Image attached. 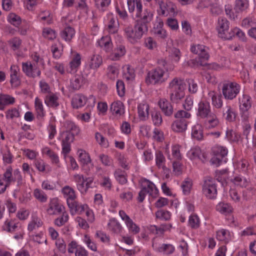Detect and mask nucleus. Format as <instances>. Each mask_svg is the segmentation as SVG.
Returning a JSON list of instances; mask_svg holds the SVG:
<instances>
[{"label":"nucleus","instance_id":"f257e3e1","mask_svg":"<svg viewBox=\"0 0 256 256\" xmlns=\"http://www.w3.org/2000/svg\"><path fill=\"white\" fill-rule=\"evenodd\" d=\"M186 84L184 80L176 77L168 84V87L170 92V99L174 103H178L182 100L185 96Z\"/></svg>","mask_w":256,"mask_h":256},{"label":"nucleus","instance_id":"f03ea898","mask_svg":"<svg viewBox=\"0 0 256 256\" xmlns=\"http://www.w3.org/2000/svg\"><path fill=\"white\" fill-rule=\"evenodd\" d=\"M190 50L192 53L198 54L199 58L198 60L192 59L187 62L186 64L188 66L194 68L206 64L204 61L208 60L210 56L208 48L204 46L201 44L192 46H191Z\"/></svg>","mask_w":256,"mask_h":256},{"label":"nucleus","instance_id":"7ed1b4c3","mask_svg":"<svg viewBox=\"0 0 256 256\" xmlns=\"http://www.w3.org/2000/svg\"><path fill=\"white\" fill-rule=\"evenodd\" d=\"M124 34L127 40L131 44L137 43L148 32L144 26L141 24H138L135 22L134 28L126 27L124 30Z\"/></svg>","mask_w":256,"mask_h":256},{"label":"nucleus","instance_id":"20e7f679","mask_svg":"<svg viewBox=\"0 0 256 256\" xmlns=\"http://www.w3.org/2000/svg\"><path fill=\"white\" fill-rule=\"evenodd\" d=\"M168 78L166 71L158 66L149 71L146 78V82L148 84H160L164 82Z\"/></svg>","mask_w":256,"mask_h":256},{"label":"nucleus","instance_id":"39448f33","mask_svg":"<svg viewBox=\"0 0 256 256\" xmlns=\"http://www.w3.org/2000/svg\"><path fill=\"white\" fill-rule=\"evenodd\" d=\"M252 100L248 94H243L238 98L240 114L242 122H247L250 116V110Z\"/></svg>","mask_w":256,"mask_h":256},{"label":"nucleus","instance_id":"423d86ee","mask_svg":"<svg viewBox=\"0 0 256 256\" xmlns=\"http://www.w3.org/2000/svg\"><path fill=\"white\" fill-rule=\"evenodd\" d=\"M134 11H136V17L140 18L136 20V23L138 24H141L148 31V24L153 18L154 14L152 12L147 8L142 10V3L138 4Z\"/></svg>","mask_w":256,"mask_h":256},{"label":"nucleus","instance_id":"0eeeda50","mask_svg":"<svg viewBox=\"0 0 256 256\" xmlns=\"http://www.w3.org/2000/svg\"><path fill=\"white\" fill-rule=\"evenodd\" d=\"M0 178L10 186L15 182H17L18 185H20L22 183V180L20 171L16 169L13 172L10 166H8L4 173L0 175Z\"/></svg>","mask_w":256,"mask_h":256},{"label":"nucleus","instance_id":"6e6552de","mask_svg":"<svg viewBox=\"0 0 256 256\" xmlns=\"http://www.w3.org/2000/svg\"><path fill=\"white\" fill-rule=\"evenodd\" d=\"M146 194H148L152 198H156L158 194V190L154 183L149 180L144 179L142 181V190L139 192L138 198L140 202H142L144 201Z\"/></svg>","mask_w":256,"mask_h":256},{"label":"nucleus","instance_id":"1a4fd4ad","mask_svg":"<svg viewBox=\"0 0 256 256\" xmlns=\"http://www.w3.org/2000/svg\"><path fill=\"white\" fill-rule=\"evenodd\" d=\"M240 86L235 82H227L223 84L222 93L226 100H232L240 93Z\"/></svg>","mask_w":256,"mask_h":256},{"label":"nucleus","instance_id":"9d476101","mask_svg":"<svg viewBox=\"0 0 256 256\" xmlns=\"http://www.w3.org/2000/svg\"><path fill=\"white\" fill-rule=\"evenodd\" d=\"M152 0H146L150 2ZM156 4L159 7L158 10L160 14L162 16L174 15L175 13L176 6L170 1L168 0H154Z\"/></svg>","mask_w":256,"mask_h":256},{"label":"nucleus","instance_id":"9b49d317","mask_svg":"<svg viewBox=\"0 0 256 256\" xmlns=\"http://www.w3.org/2000/svg\"><path fill=\"white\" fill-rule=\"evenodd\" d=\"M203 194L209 199H214L217 195L216 180L210 178H206L202 185Z\"/></svg>","mask_w":256,"mask_h":256},{"label":"nucleus","instance_id":"f8f14e48","mask_svg":"<svg viewBox=\"0 0 256 256\" xmlns=\"http://www.w3.org/2000/svg\"><path fill=\"white\" fill-rule=\"evenodd\" d=\"M230 22L224 17H220L218 18L216 29L220 37L225 40L232 39V34L228 32Z\"/></svg>","mask_w":256,"mask_h":256},{"label":"nucleus","instance_id":"ddd939ff","mask_svg":"<svg viewBox=\"0 0 256 256\" xmlns=\"http://www.w3.org/2000/svg\"><path fill=\"white\" fill-rule=\"evenodd\" d=\"M212 152L213 156L210 162L212 164L218 166L222 164L223 158L227 155L228 151L224 146H216L212 148Z\"/></svg>","mask_w":256,"mask_h":256},{"label":"nucleus","instance_id":"4468645a","mask_svg":"<svg viewBox=\"0 0 256 256\" xmlns=\"http://www.w3.org/2000/svg\"><path fill=\"white\" fill-rule=\"evenodd\" d=\"M22 68L24 73L28 77L34 78L40 76L41 71L38 66H36L30 61L22 62Z\"/></svg>","mask_w":256,"mask_h":256},{"label":"nucleus","instance_id":"2eb2a0df","mask_svg":"<svg viewBox=\"0 0 256 256\" xmlns=\"http://www.w3.org/2000/svg\"><path fill=\"white\" fill-rule=\"evenodd\" d=\"M65 210V208L57 198L50 200L46 212L49 215H58Z\"/></svg>","mask_w":256,"mask_h":256},{"label":"nucleus","instance_id":"dca6fc26","mask_svg":"<svg viewBox=\"0 0 256 256\" xmlns=\"http://www.w3.org/2000/svg\"><path fill=\"white\" fill-rule=\"evenodd\" d=\"M74 136L75 135L70 134L68 132H66L63 133V138L62 141V153L64 154V157H66L70 151V144L74 141Z\"/></svg>","mask_w":256,"mask_h":256},{"label":"nucleus","instance_id":"f3484780","mask_svg":"<svg viewBox=\"0 0 256 256\" xmlns=\"http://www.w3.org/2000/svg\"><path fill=\"white\" fill-rule=\"evenodd\" d=\"M10 83L12 86L18 87L20 84V70L18 66L12 64L10 68Z\"/></svg>","mask_w":256,"mask_h":256},{"label":"nucleus","instance_id":"a211bd4d","mask_svg":"<svg viewBox=\"0 0 256 256\" xmlns=\"http://www.w3.org/2000/svg\"><path fill=\"white\" fill-rule=\"evenodd\" d=\"M103 60L101 56L93 54L87 60L86 65L90 69L97 70L102 64Z\"/></svg>","mask_w":256,"mask_h":256},{"label":"nucleus","instance_id":"6ab92c4d","mask_svg":"<svg viewBox=\"0 0 256 256\" xmlns=\"http://www.w3.org/2000/svg\"><path fill=\"white\" fill-rule=\"evenodd\" d=\"M212 113L211 111L210 102L206 100H201L198 104V116L202 118L206 117Z\"/></svg>","mask_w":256,"mask_h":256},{"label":"nucleus","instance_id":"aec40b11","mask_svg":"<svg viewBox=\"0 0 256 256\" xmlns=\"http://www.w3.org/2000/svg\"><path fill=\"white\" fill-rule=\"evenodd\" d=\"M126 53V47L123 44H118L108 55L110 60L114 61L120 60Z\"/></svg>","mask_w":256,"mask_h":256},{"label":"nucleus","instance_id":"412c9836","mask_svg":"<svg viewBox=\"0 0 256 256\" xmlns=\"http://www.w3.org/2000/svg\"><path fill=\"white\" fill-rule=\"evenodd\" d=\"M81 64V56L80 54L74 53L72 57V60L69 63V67L66 68V71L69 73L76 72Z\"/></svg>","mask_w":256,"mask_h":256},{"label":"nucleus","instance_id":"4be33fe9","mask_svg":"<svg viewBox=\"0 0 256 256\" xmlns=\"http://www.w3.org/2000/svg\"><path fill=\"white\" fill-rule=\"evenodd\" d=\"M152 246L156 252H163L166 254H172L175 250L174 247L170 244H162L161 246H159L155 239L153 240Z\"/></svg>","mask_w":256,"mask_h":256},{"label":"nucleus","instance_id":"5701e85b","mask_svg":"<svg viewBox=\"0 0 256 256\" xmlns=\"http://www.w3.org/2000/svg\"><path fill=\"white\" fill-rule=\"evenodd\" d=\"M108 22L106 25V30L109 34H116L119 28L118 21L116 20L112 14H108Z\"/></svg>","mask_w":256,"mask_h":256},{"label":"nucleus","instance_id":"b1692460","mask_svg":"<svg viewBox=\"0 0 256 256\" xmlns=\"http://www.w3.org/2000/svg\"><path fill=\"white\" fill-rule=\"evenodd\" d=\"M233 234L226 229H221L216 232V238L220 242L226 244L232 240Z\"/></svg>","mask_w":256,"mask_h":256},{"label":"nucleus","instance_id":"393cba45","mask_svg":"<svg viewBox=\"0 0 256 256\" xmlns=\"http://www.w3.org/2000/svg\"><path fill=\"white\" fill-rule=\"evenodd\" d=\"M20 228V224L19 222H16V220L12 219H6L2 226V230L8 232H16L19 230Z\"/></svg>","mask_w":256,"mask_h":256},{"label":"nucleus","instance_id":"a878e982","mask_svg":"<svg viewBox=\"0 0 256 256\" xmlns=\"http://www.w3.org/2000/svg\"><path fill=\"white\" fill-rule=\"evenodd\" d=\"M158 106L162 112L166 116H171L174 112V108L171 104L166 98L160 99Z\"/></svg>","mask_w":256,"mask_h":256},{"label":"nucleus","instance_id":"bb28decb","mask_svg":"<svg viewBox=\"0 0 256 256\" xmlns=\"http://www.w3.org/2000/svg\"><path fill=\"white\" fill-rule=\"evenodd\" d=\"M188 122L184 118H179L174 121L172 124V129L176 132H183L187 128Z\"/></svg>","mask_w":256,"mask_h":256},{"label":"nucleus","instance_id":"cd10ccee","mask_svg":"<svg viewBox=\"0 0 256 256\" xmlns=\"http://www.w3.org/2000/svg\"><path fill=\"white\" fill-rule=\"evenodd\" d=\"M62 192L66 200L67 204L76 198L75 190L68 186L63 187L62 189Z\"/></svg>","mask_w":256,"mask_h":256},{"label":"nucleus","instance_id":"c85d7f7f","mask_svg":"<svg viewBox=\"0 0 256 256\" xmlns=\"http://www.w3.org/2000/svg\"><path fill=\"white\" fill-rule=\"evenodd\" d=\"M204 126L208 129L214 128L219 124V120L213 112L204 118Z\"/></svg>","mask_w":256,"mask_h":256},{"label":"nucleus","instance_id":"c756f323","mask_svg":"<svg viewBox=\"0 0 256 256\" xmlns=\"http://www.w3.org/2000/svg\"><path fill=\"white\" fill-rule=\"evenodd\" d=\"M87 101V98L82 94H74L71 100L72 106L74 108H79L84 106Z\"/></svg>","mask_w":256,"mask_h":256},{"label":"nucleus","instance_id":"7c9ffc66","mask_svg":"<svg viewBox=\"0 0 256 256\" xmlns=\"http://www.w3.org/2000/svg\"><path fill=\"white\" fill-rule=\"evenodd\" d=\"M58 100L59 98L57 94L52 92L46 96L44 102L47 106L56 108L60 105Z\"/></svg>","mask_w":256,"mask_h":256},{"label":"nucleus","instance_id":"2f4dec72","mask_svg":"<svg viewBox=\"0 0 256 256\" xmlns=\"http://www.w3.org/2000/svg\"><path fill=\"white\" fill-rule=\"evenodd\" d=\"M98 44L106 52H110L113 46L111 38L108 36H102L98 41Z\"/></svg>","mask_w":256,"mask_h":256},{"label":"nucleus","instance_id":"473e14b6","mask_svg":"<svg viewBox=\"0 0 256 256\" xmlns=\"http://www.w3.org/2000/svg\"><path fill=\"white\" fill-rule=\"evenodd\" d=\"M110 110L113 115L120 116L124 113V106L120 101L113 102L110 106Z\"/></svg>","mask_w":256,"mask_h":256},{"label":"nucleus","instance_id":"72a5a7b5","mask_svg":"<svg viewBox=\"0 0 256 256\" xmlns=\"http://www.w3.org/2000/svg\"><path fill=\"white\" fill-rule=\"evenodd\" d=\"M34 110L38 119L42 120L46 116L42 102L38 97H36L34 100Z\"/></svg>","mask_w":256,"mask_h":256},{"label":"nucleus","instance_id":"f704fd0d","mask_svg":"<svg viewBox=\"0 0 256 256\" xmlns=\"http://www.w3.org/2000/svg\"><path fill=\"white\" fill-rule=\"evenodd\" d=\"M222 112L223 116L228 122H232L236 120V113L230 105H226L223 108Z\"/></svg>","mask_w":256,"mask_h":256},{"label":"nucleus","instance_id":"c9c22d12","mask_svg":"<svg viewBox=\"0 0 256 256\" xmlns=\"http://www.w3.org/2000/svg\"><path fill=\"white\" fill-rule=\"evenodd\" d=\"M73 180L76 184V188L80 193H86V187L85 186V178L83 175L75 174L73 176Z\"/></svg>","mask_w":256,"mask_h":256},{"label":"nucleus","instance_id":"e433bc0d","mask_svg":"<svg viewBox=\"0 0 256 256\" xmlns=\"http://www.w3.org/2000/svg\"><path fill=\"white\" fill-rule=\"evenodd\" d=\"M209 97L211 98L212 103L214 107L216 108H221L223 102L221 94H216L214 91H211L208 94Z\"/></svg>","mask_w":256,"mask_h":256},{"label":"nucleus","instance_id":"4c0bfd02","mask_svg":"<svg viewBox=\"0 0 256 256\" xmlns=\"http://www.w3.org/2000/svg\"><path fill=\"white\" fill-rule=\"evenodd\" d=\"M149 106L146 103H141L138 106V117L141 120L144 121L148 118Z\"/></svg>","mask_w":256,"mask_h":256},{"label":"nucleus","instance_id":"58836bf2","mask_svg":"<svg viewBox=\"0 0 256 256\" xmlns=\"http://www.w3.org/2000/svg\"><path fill=\"white\" fill-rule=\"evenodd\" d=\"M249 7L248 0H236L234 2V10L236 14L242 12L246 11Z\"/></svg>","mask_w":256,"mask_h":256},{"label":"nucleus","instance_id":"ea45409f","mask_svg":"<svg viewBox=\"0 0 256 256\" xmlns=\"http://www.w3.org/2000/svg\"><path fill=\"white\" fill-rule=\"evenodd\" d=\"M15 102V98L11 96L0 94V110H4L6 106Z\"/></svg>","mask_w":256,"mask_h":256},{"label":"nucleus","instance_id":"a19ab883","mask_svg":"<svg viewBox=\"0 0 256 256\" xmlns=\"http://www.w3.org/2000/svg\"><path fill=\"white\" fill-rule=\"evenodd\" d=\"M75 34L74 30L70 26H66L60 32L61 38L66 42H70Z\"/></svg>","mask_w":256,"mask_h":256},{"label":"nucleus","instance_id":"79ce46f5","mask_svg":"<svg viewBox=\"0 0 256 256\" xmlns=\"http://www.w3.org/2000/svg\"><path fill=\"white\" fill-rule=\"evenodd\" d=\"M84 78L77 74L70 80V87L74 90H78L83 84Z\"/></svg>","mask_w":256,"mask_h":256},{"label":"nucleus","instance_id":"37998d69","mask_svg":"<svg viewBox=\"0 0 256 256\" xmlns=\"http://www.w3.org/2000/svg\"><path fill=\"white\" fill-rule=\"evenodd\" d=\"M108 228V230L115 234H120L122 230V226L120 223L114 218L109 220Z\"/></svg>","mask_w":256,"mask_h":256},{"label":"nucleus","instance_id":"c03bdc74","mask_svg":"<svg viewBox=\"0 0 256 256\" xmlns=\"http://www.w3.org/2000/svg\"><path fill=\"white\" fill-rule=\"evenodd\" d=\"M156 164L158 168H162L164 170L166 166V158L163 154L162 152L160 150H156Z\"/></svg>","mask_w":256,"mask_h":256},{"label":"nucleus","instance_id":"a18cd8bd","mask_svg":"<svg viewBox=\"0 0 256 256\" xmlns=\"http://www.w3.org/2000/svg\"><path fill=\"white\" fill-rule=\"evenodd\" d=\"M216 210L222 214H227L232 212V207L228 203L219 202L216 206Z\"/></svg>","mask_w":256,"mask_h":256},{"label":"nucleus","instance_id":"49530a36","mask_svg":"<svg viewBox=\"0 0 256 256\" xmlns=\"http://www.w3.org/2000/svg\"><path fill=\"white\" fill-rule=\"evenodd\" d=\"M192 136L197 140H202L203 138L202 127L201 124H196L192 128Z\"/></svg>","mask_w":256,"mask_h":256},{"label":"nucleus","instance_id":"de8ad7c7","mask_svg":"<svg viewBox=\"0 0 256 256\" xmlns=\"http://www.w3.org/2000/svg\"><path fill=\"white\" fill-rule=\"evenodd\" d=\"M34 164L36 168L40 172L46 173L50 170L48 166L46 164L44 161L40 158L35 160L34 162Z\"/></svg>","mask_w":256,"mask_h":256},{"label":"nucleus","instance_id":"09e8293b","mask_svg":"<svg viewBox=\"0 0 256 256\" xmlns=\"http://www.w3.org/2000/svg\"><path fill=\"white\" fill-rule=\"evenodd\" d=\"M64 126L66 129V132H68L74 135H78L80 132L78 127L71 121H66L64 124Z\"/></svg>","mask_w":256,"mask_h":256},{"label":"nucleus","instance_id":"8fccbe9b","mask_svg":"<svg viewBox=\"0 0 256 256\" xmlns=\"http://www.w3.org/2000/svg\"><path fill=\"white\" fill-rule=\"evenodd\" d=\"M43 223L40 218L38 216H32L31 221L28 224V230L29 231H32L40 227Z\"/></svg>","mask_w":256,"mask_h":256},{"label":"nucleus","instance_id":"3c124183","mask_svg":"<svg viewBox=\"0 0 256 256\" xmlns=\"http://www.w3.org/2000/svg\"><path fill=\"white\" fill-rule=\"evenodd\" d=\"M79 161L84 165L91 162V159L88 153L83 150H79L78 152Z\"/></svg>","mask_w":256,"mask_h":256},{"label":"nucleus","instance_id":"603ef678","mask_svg":"<svg viewBox=\"0 0 256 256\" xmlns=\"http://www.w3.org/2000/svg\"><path fill=\"white\" fill-rule=\"evenodd\" d=\"M42 152L48 156L52 163L57 164L59 162V158L57 154L48 148H44Z\"/></svg>","mask_w":256,"mask_h":256},{"label":"nucleus","instance_id":"864d4df0","mask_svg":"<svg viewBox=\"0 0 256 256\" xmlns=\"http://www.w3.org/2000/svg\"><path fill=\"white\" fill-rule=\"evenodd\" d=\"M34 196L36 200L42 203H44L48 200L46 194L39 188H36L34 190Z\"/></svg>","mask_w":256,"mask_h":256},{"label":"nucleus","instance_id":"5fc2aeb1","mask_svg":"<svg viewBox=\"0 0 256 256\" xmlns=\"http://www.w3.org/2000/svg\"><path fill=\"white\" fill-rule=\"evenodd\" d=\"M232 181L235 185L244 188L248 186L250 183L248 179L241 176H236Z\"/></svg>","mask_w":256,"mask_h":256},{"label":"nucleus","instance_id":"6e6d98bb","mask_svg":"<svg viewBox=\"0 0 256 256\" xmlns=\"http://www.w3.org/2000/svg\"><path fill=\"white\" fill-rule=\"evenodd\" d=\"M2 160L5 164H11L12 162L13 156L11 154L10 149L6 146L2 150Z\"/></svg>","mask_w":256,"mask_h":256},{"label":"nucleus","instance_id":"4d7b16f0","mask_svg":"<svg viewBox=\"0 0 256 256\" xmlns=\"http://www.w3.org/2000/svg\"><path fill=\"white\" fill-rule=\"evenodd\" d=\"M95 139L98 144L104 148L109 146L108 140L105 138L100 133L96 132L95 133Z\"/></svg>","mask_w":256,"mask_h":256},{"label":"nucleus","instance_id":"13d9d810","mask_svg":"<svg viewBox=\"0 0 256 256\" xmlns=\"http://www.w3.org/2000/svg\"><path fill=\"white\" fill-rule=\"evenodd\" d=\"M188 226L192 228L196 229L200 226V220L196 214H192L188 220Z\"/></svg>","mask_w":256,"mask_h":256},{"label":"nucleus","instance_id":"bf43d9fd","mask_svg":"<svg viewBox=\"0 0 256 256\" xmlns=\"http://www.w3.org/2000/svg\"><path fill=\"white\" fill-rule=\"evenodd\" d=\"M61 214L62 215L60 216L54 220V224L58 226L64 225L68 220V214L66 210L62 212Z\"/></svg>","mask_w":256,"mask_h":256},{"label":"nucleus","instance_id":"052dcab7","mask_svg":"<svg viewBox=\"0 0 256 256\" xmlns=\"http://www.w3.org/2000/svg\"><path fill=\"white\" fill-rule=\"evenodd\" d=\"M111 2V0H94L96 8L100 11L104 12Z\"/></svg>","mask_w":256,"mask_h":256},{"label":"nucleus","instance_id":"680f3d73","mask_svg":"<svg viewBox=\"0 0 256 256\" xmlns=\"http://www.w3.org/2000/svg\"><path fill=\"white\" fill-rule=\"evenodd\" d=\"M118 68L116 66H109L108 67L107 75L109 78L114 80L118 74Z\"/></svg>","mask_w":256,"mask_h":256},{"label":"nucleus","instance_id":"e2e57ef3","mask_svg":"<svg viewBox=\"0 0 256 256\" xmlns=\"http://www.w3.org/2000/svg\"><path fill=\"white\" fill-rule=\"evenodd\" d=\"M216 178L218 182H222L224 184V182L226 183L228 180V171L226 170H224L216 172Z\"/></svg>","mask_w":256,"mask_h":256},{"label":"nucleus","instance_id":"0e129e2a","mask_svg":"<svg viewBox=\"0 0 256 256\" xmlns=\"http://www.w3.org/2000/svg\"><path fill=\"white\" fill-rule=\"evenodd\" d=\"M40 20L42 22H46L47 24L52 22V17L49 11L42 12L38 15Z\"/></svg>","mask_w":256,"mask_h":256},{"label":"nucleus","instance_id":"69168bd1","mask_svg":"<svg viewBox=\"0 0 256 256\" xmlns=\"http://www.w3.org/2000/svg\"><path fill=\"white\" fill-rule=\"evenodd\" d=\"M181 187L182 190L183 194L184 195H188L190 192L192 187V180L190 179L186 180L182 182Z\"/></svg>","mask_w":256,"mask_h":256},{"label":"nucleus","instance_id":"338daca9","mask_svg":"<svg viewBox=\"0 0 256 256\" xmlns=\"http://www.w3.org/2000/svg\"><path fill=\"white\" fill-rule=\"evenodd\" d=\"M188 155L191 160L198 159L201 155V150L198 147L192 148L188 152Z\"/></svg>","mask_w":256,"mask_h":256},{"label":"nucleus","instance_id":"774afa93","mask_svg":"<svg viewBox=\"0 0 256 256\" xmlns=\"http://www.w3.org/2000/svg\"><path fill=\"white\" fill-rule=\"evenodd\" d=\"M116 11L120 19H122L124 21H128V16L127 12L124 7L116 6Z\"/></svg>","mask_w":256,"mask_h":256}]
</instances>
